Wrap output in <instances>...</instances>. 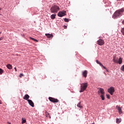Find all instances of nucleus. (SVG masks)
<instances>
[{"instance_id": "nucleus-26", "label": "nucleus", "mask_w": 124, "mask_h": 124, "mask_svg": "<svg viewBox=\"0 0 124 124\" xmlns=\"http://www.w3.org/2000/svg\"><path fill=\"white\" fill-rule=\"evenodd\" d=\"M46 117H48V116H49L50 119H51V116H50V114L49 113H47V114L46 115Z\"/></svg>"}, {"instance_id": "nucleus-12", "label": "nucleus", "mask_w": 124, "mask_h": 124, "mask_svg": "<svg viewBox=\"0 0 124 124\" xmlns=\"http://www.w3.org/2000/svg\"><path fill=\"white\" fill-rule=\"evenodd\" d=\"M29 98H30V95H29V94H25L24 95V96L23 97V99H24L25 100H30V99H29Z\"/></svg>"}, {"instance_id": "nucleus-20", "label": "nucleus", "mask_w": 124, "mask_h": 124, "mask_svg": "<svg viewBox=\"0 0 124 124\" xmlns=\"http://www.w3.org/2000/svg\"><path fill=\"white\" fill-rule=\"evenodd\" d=\"M30 39H31L32 40H33V41L36 42H38V41H37V40L33 38H31V37H30Z\"/></svg>"}, {"instance_id": "nucleus-17", "label": "nucleus", "mask_w": 124, "mask_h": 124, "mask_svg": "<svg viewBox=\"0 0 124 124\" xmlns=\"http://www.w3.org/2000/svg\"><path fill=\"white\" fill-rule=\"evenodd\" d=\"M122 62H123V59H122V58H120L118 62L119 64H122Z\"/></svg>"}, {"instance_id": "nucleus-8", "label": "nucleus", "mask_w": 124, "mask_h": 124, "mask_svg": "<svg viewBox=\"0 0 124 124\" xmlns=\"http://www.w3.org/2000/svg\"><path fill=\"white\" fill-rule=\"evenodd\" d=\"M96 62L98 64H99V65H100V66L103 67V68H104V69H106L107 70V71L108 72V70H107V69H106V67L105 66H104V65H103L102 63H101V62H100L99 61H98V60H96Z\"/></svg>"}, {"instance_id": "nucleus-15", "label": "nucleus", "mask_w": 124, "mask_h": 124, "mask_svg": "<svg viewBox=\"0 0 124 124\" xmlns=\"http://www.w3.org/2000/svg\"><path fill=\"white\" fill-rule=\"evenodd\" d=\"M58 16H59V17H62V12H59L58 14Z\"/></svg>"}, {"instance_id": "nucleus-4", "label": "nucleus", "mask_w": 124, "mask_h": 124, "mask_svg": "<svg viewBox=\"0 0 124 124\" xmlns=\"http://www.w3.org/2000/svg\"><path fill=\"white\" fill-rule=\"evenodd\" d=\"M59 10H60V7L57 5H53L50 8L51 13H57Z\"/></svg>"}, {"instance_id": "nucleus-28", "label": "nucleus", "mask_w": 124, "mask_h": 124, "mask_svg": "<svg viewBox=\"0 0 124 124\" xmlns=\"http://www.w3.org/2000/svg\"><path fill=\"white\" fill-rule=\"evenodd\" d=\"M107 98H108V99H109L110 98V95L107 94Z\"/></svg>"}, {"instance_id": "nucleus-22", "label": "nucleus", "mask_w": 124, "mask_h": 124, "mask_svg": "<svg viewBox=\"0 0 124 124\" xmlns=\"http://www.w3.org/2000/svg\"><path fill=\"white\" fill-rule=\"evenodd\" d=\"M66 15V11H62V16H65Z\"/></svg>"}, {"instance_id": "nucleus-23", "label": "nucleus", "mask_w": 124, "mask_h": 124, "mask_svg": "<svg viewBox=\"0 0 124 124\" xmlns=\"http://www.w3.org/2000/svg\"><path fill=\"white\" fill-rule=\"evenodd\" d=\"M22 124H26V119L24 120V118H22Z\"/></svg>"}, {"instance_id": "nucleus-14", "label": "nucleus", "mask_w": 124, "mask_h": 124, "mask_svg": "<svg viewBox=\"0 0 124 124\" xmlns=\"http://www.w3.org/2000/svg\"><path fill=\"white\" fill-rule=\"evenodd\" d=\"M6 66L8 69H12V65H11L10 64H8Z\"/></svg>"}, {"instance_id": "nucleus-25", "label": "nucleus", "mask_w": 124, "mask_h": 124, "mask_svg": "<svg viewBox=\"0 0 124 124\" xmlns=\"http://www.w3.org/2000/svg\"><path fill=\"white\" fill-rule=\"evenodd\" d=\"M113 62H115V63H117V62H118V61H117V60H116V59H115V57H114V58H113Z\"/></svg>"}, {"instance_id": "nucleus-31", "label": "nucleus", "mask_w": 124, "mask_h": 124, "mask_svg": "<svg viewBox=\"0 0 124 124\" xmlns=\"http://www.w3.org/2000/svg\"><path fill=\"white\" fill-rule=\"evenodd\" d=\"M14 68H15V71H17V69L16 68V67H15Z\"/></svg>"}, {"instance_id": "nucleus-13", "label": "nucleus", "mask_w": 124, "mask_h": 124, "mask_svg": "<svg viewBox=\"0 0 124 124\" xmlns=\"http://www.w3.org/2000/svg\"><path fill=\"white\" fill-rule=\"evenodd\" d=\"M46 36H47V38H53V34H46Z\"/></svg>"}, {"instance_id": "nucleus-9", "label": "nucleus", "mask_w": 124, "mask_h": 124, "mask_svg": "<svg viewBox=\"0 0 124 124\" xmlns=\"http://www.w3.org/2000/svg\"><path fill=\"white\" fill-rule=\"evenodd\" d=\"M82 75L84 78H87V76H88V71L85 70L82 72Z\"/></svg>"}, {"instance_id": "nucleus-34", "label": "nucleus", "mask_w": 124, "mask_h": 124, "mask_svg": "<svg viewBox=\"0 0 124 124\" xmlns=\"http://www.w3.org/2000/svg\"><path fill=\"white\" fill-rule=\"evenodd\" d=\"M122 32L123 34V35H124V31H122Z\"/></svg>"}, {"instance_id": "nucleus-35", "label": "nucleus", "mask_w": 124, "mask_h": 124, "mask_svg": "<svg viewBox=\"0 0 124 124\" xmlns=\"http://www.w3.org/2000/svg\"><path fill=\"white\" fill-rule=\"evenodd\" d=\"M0 104H2L1 102L0 101Z\"/></svg>"}, {"instance_id": "nucleus-2", "label": "nucleus", "mask_w": 124, "mask_h": 124, "mask_svg": "<svg viewBox=\"0 0 124 124\" xmlns=\"http://www.w3.org/2000/svg\"><path fill=\"white\" fill-rule=\"evenodd\" d=\"M88 88V83H83L80 84V90L79 93H83Z\"/></svg>"}, {"instance_id": "nucleus-24", "label": "nucleus", "mask_w": 124, "mask_h": 124, "mask_svg": "<svg viewBox=\"0 0 124 124\" xmlns=\"http://www.w3.org/2000/svg\"><path fill=\"white\" fill-rule=\"evenodd\" d=\"M3 73V70L2 69L0 68V75H1Z\"/></svg>"}, {"instance_id": "nucleus-10", "label": "nucleus", "mask_w": 124, "mask_h": 124, "mask_svg": "<svg viewBox=\"0 0 124 124\" xmlns=\"http://www.w3.org/2000/svg\"><path fill=\"white\" fill-rule=\"evenodd\" d=\"M116 109H117V110H118L120 115H121V114H123V110H122V108H121L119 106H117Z\"/></svg>"}, {"instance_id": "nucleus-7", "label": "nucleus", "mask_w": 124, "mask_h": 124, "mask_svg": "<svg viewBox=\"0 0 124 124\" xmlns=\"http://www.w3.org/2000/svg\"><path fill=\"white\" fill-rule=\"evenodd\" d=\"M97 43L100 46H102V45H104V40L102 39H99L97 41Z\"/></svg>"}, {"instance_id": "nucleus-21", "label": "nucleus", "mask_w": 124, "mask_h": 124, "mask_svg": "<svg viewBox=\"0 0 124 124\" xmlns=\"http://www.w3.org/2000/svg\"><path fill=\"white\" fill-rule=\"evenodd\" d=\"M64 22H66V23H68L69 22V19L68 18H65L64 19Z\"/></svg>"}, {"instance_id": "nucleus-38", "label": "nucleus", "mask_w": 124, "mask_h": 124, "mask_svg": "<svg viewBox=\"0 0 124 124\" xmlns=\"http://www.w3.org/2000/svg\"><path fill=\"white\" fill-rule=\"evenodd\" d=\"M0 33H1V32H0Z\"/></svg>"}, {"instance_id": "nucleus-16", "label": "nucleus", "mask_w": 124, "mask_h": 124, "mask_svg": "<svg viewBox=\"0 0 124 124\" xmlns=\"http://www.w3.org/2000/svg\"><path fill=\"white\" fill-rule=\"evenodd\" d=\"M122 122V119H116V124H120Z\"/></svg>"}, {"instance_id": "nucleus-32", "label": "nucleus", "mask_w": 124, "mask_h": 124, "mask_svg": "<svg viewBox=\"0 0 124 124\" xmlns=\"http://www.w3.org/2000/svg\"><path fill=\"white\" fill-rule=\"evenodd\" d=\"M66 28H67L66 26H64V29H66Z\"/></svg>"}, {"instance_id": "nucleus-37", "label": "nucleus", "mask_w": 124, "mask_h": 124, "mask_svg": "<svg viewBox=\"0 0 124 124\" xmlns=\"http://www.w3.org/2000/svg\"><path fill=\"white\" fill-rule=\"evenodd\" d=\"M94 124V123H93V124Z\"/></svg>"}, {"instance_id": "nucleus-1", "label": "nucleus", "mask_w": 124, "mask_h": 124, "mask_svg": "<svg viewBox=\"0 0 124 124\" xmlns=\"http://www.w3.org/2000/svg\"><path fill=\"white\" fill-rule=\"evenodd\" d=\"M124 11V8H123L121 9L117 10L115 11V12L114 13L112 18L113 19H116V18H118V17H121L123 15V13Z\"/></svg>"}, {"instance_id": "nucleus-5", "label": "nucleus", "mask_w": 124, "mask_h": 124, "mask_svg": "<svg viewBox=\"0 0 124 124\" xmlns=\"http://www.w3.org/2000/svg\"><path fill=\"white\" fill-rule=\"evenodd\" d=\"M48 99L49 101L51 102H53V103L59 102V100L51 97H49Z\"/></svg>"}, {"instance_id": "nucleus-18", "label": "nucleus", "mask_w": 124, "mask_h": 124, "mask_svg": "<svg viewBox=\"0 0 124 124\" xmlns=\"http://www.w3.org/2000/svg\"><path fill=\"white\" fill-rule=\"evenodd\" d=\"M50 18H51V19H55V18H56V15L53 14V15H51Z\"/></svg>"}, {"instance_id": "nucleus-29", "label": "nucleus", "mask_w": 124, "mask_h": 124, "mask_svg": "<svg viewBox=\"0 0 124 124\" xmlns=\"http://www.w3.org/2000/svg\"><path fill=\"white\" fill-rule=\"evenodd\" d=\"M2 39H3V37H1L0 38V40H2Z\"/></svg>"}, {"instance_id": "nucleus-27", "label": "nucleus", "mask_w": 124, "mask_h": 124, "mask_svg": "<svg viewBox=\"0 0 124 124\" xmlns=\"http://www.w3.org/2000/svg\"><path fill=\"white\" fill-rule=\"evenodd\" d=\"M22 76H24V75L23 74H20L19 77H20V78H22Z\"/></svg>"}, {"instance_id": "nucleus-3", "label": "nucleus", "mask_w": 124, "mask_h": 124, "mask_svg": "<svg viewBox=\"0 0 124 124\" xmlns=\"http://www.w3.org/2000/svg\"><path fill=\"white\" fill-rule=\"evenodd\" d=\"M98 93L99 94L100 93L101 94L100 95V97L102 99V100H104L105 97H104L105 95V93L104 92V90L102 88H98Z\"/></svg>"}, {"instance_id": "nucleus-19", "label": "nucleus", "mask_w": 124, "mask_h": 124, "mask_svg": "<svg viewBox=\"0 0 124 124\" xmlns=\"http://www.w3.org/2000/svg\"><path fill=\"white\" fill-rule=\"evenodd\" d=\"M77 107H78L79 108H80V109H81V108H83V107L81 106V102H79L78 104Z\"/></svg>"}, {"instance_id": "nucleus-11", "label": "nucleus", "mask_w": 124, "mask_h": 124, "mask_svg": "<svg viewBox=\"0 0 124 124\" xmlns=\"http://www.w3.org/2000/svg\"><path fill=\"white\" fill-rule=\"evenodd\" d=\"M28 102L31 107H34V103H33V102H32L31 100H28Z\"/></svg>"}, {"instance_id": "nucleus-6", "label": "nucleus", "mask_w": 124, "mask_h": 124, "mask_svg": "<svg viewBox=\"0 0 124 124\" xmlns=\"http://www.w3.org/2000/svg\"><path fill=\"white\" fill-rule=\"evenodd\" d=\"M108 92L111 94V95H113V93H114L115 89H114V87H111L108 90Z\"/></svg>"}, {"instance_id": "nucleus-30", "label": "nucleus", "mask_w": 124, "mask_h": 124, "mask_svg": "<svg viewBox=\"0 0 124 124\" xmlns=\"http://www.w3.org/2000/svg\"><path fill=\"white\" fill-rule=\"evenodd\" d=\"M121 31H124V28H122L121 30Z\"/></svg>"}, {"instance_id": "nucleus-36", "label": "nucleus", "mask_w": 124, "mask_h": 124, "mask_svg": "<svg viewBox=\"0 0 124 124\" xmlns=\"http://www.w3.org/2000/svg\"><path fill=\"white\" fill-rule=\"evenodd\" d=\"M47 112L46 111V113L47 114Z\"/></svg>"}, {"instance_id": "nucleus-33", "label": "nucleus", "mask_w": 124, "mask_h": 124, "mask_svg": "<svg viewBox=\"0 0 124 124\" xmlns=\"http://www.w3.org/2000/svg\"><path fill=\"white\" fill-rule=\"evenodd\" d=\"M7 124H11L10 122H7Z\"/></svg>"}]
</instances>
